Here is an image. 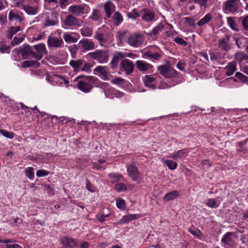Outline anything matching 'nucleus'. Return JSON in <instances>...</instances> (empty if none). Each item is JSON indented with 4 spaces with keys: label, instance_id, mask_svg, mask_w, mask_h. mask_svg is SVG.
Wrapping results in <instances>:
<instances>
[{
    "label": "nucleus",
    "instance_id": "052dcab7",
    "mask_svg": "<svg viewBox=\"0 0 248 248\" xmlns=\"http://www.w3.org/2000/svg\"><path fill=\"white\" fill-rule=\"evenodd\" d=\"M49 172L44 170H39L36 172V175L38 177H43L48 175Z\"/></svg>",
    "mask_w": 248,
    "mask_h": 248
},
{
    "label": "nucleus",
    "instance_id": "8fccbe9b",
    "mask_svg": "<svg viewBox=\"0 0 248 248\" xmlns=\"http://www.w3.org/2000/svg\"><path fill=\"white\" fill-rule=\"evenodd\" d=\"M164 26L162 23H159L156 27H155L152 31V34L154 35H157L160 31H161L164 29Z\"/></svg>",
    "mask_w": 248,
    "mask_h": 248
},
{
    "label": "nucleus",
    "instance_id": "c03bdc74",
    "mask_svg": "<svg viewBox=\"0 0 248 248\" xmlns=\"http://www.w3.org/2000/svg\"><path fill=\"white\" fill-rule=\"evenodd\" d=\"M47 4L49 9H55L58 7V2L57 0H45Z\"/></svg>",
    "mask_w": 248,
    "mask_h": 248
},
{
    "label": "nucleus",
    "instance_id": "4468645a",
    "mask_svg": "<svg viewBox=\"0 0 248 248\" xmlns=\"http://www.w3.org/2000/svg\"><path fill=\"white\" fill-rule=\"evenodd\" d=\"M79 45L85 51L94 49L95 48V43L92 40L88 39H83L80 40Z\"/></svg>",
    "mask_w": 248,
    "mask_h": 248
},
{
    "label": "nucleus",
    "instance_id": "bb28decb",
    "mask_svg": "<svg viewBox=\"0 0 248 248\" xmlns=\"http://www.w3.org/2000/svg\"><path fill=\"white\" fill-rule=\"evenodd\" d=\"M155 81V78L151 75H146L144 78V83L146 86L152 89H155V85L152 84Z\"/></svg>",
    "mask_w": 248,
    "mask_h": 248
},
{
    "label": "nucleus",
    "instance_id": "412c9836",
    "mask_svg": "<svg viewBox=\"0 0 248 248\" xmlns=\"http://www.w3.org/2000/svg\"><path fill=\"white\" fill-rule=\"evenodd\" d=\"M104 10L106 13L107 17H111L112 13L114 11L115 6L111 1H108L104 4Z\"/></svg>",
    "mask_w": 248,
    "mask_h": 248
},
{
    "label": "nucleus",
    "instance_id": "a18cd8bd",
    "mask_svg": "<svg viewBox=\"0 0 248 248\" xmlns=\"http://www.w3.org/2000/svg\"><path fill=\"white\" fill-rule=\"evenodd\" d=\"M80 33L84 37H90L92 35L93 31L90 28L86 27L81 29Z\"/></svg>",
    "mask_w": 248,
    "mask_h": 248
},
{
    "label": "nucleus",
    "instance_id": "4d7b16f0",
    "mask_svg": "<svg viewBox=\"0 0 248 248\" xmlns=\"http://www.w3.org/2000/svg\"><path fill=\"white\" fill-rule=\"evenodd\" d=\"M125 201L121 198L116 199V205L118 208L124 209L125 207Z\"/></svg>",
    "mask_w": 248,
    "mask_h": 248
},
{
    "label": "nucleus",
    "instance_id": "2f4dec72",
    "mask_svg": "<svg viewBox=\"0 0 248 248\" xmlns=\"http://www.w3.org/2000/svg\"><path fill=\"white\" fill-rule=\"evenodd\" d=\"M39 65L40 64L38 62L32 60L26 61L22 63V67L23 68L33 66L35 67H38Z\"/></svg>",
    "mask_w": 248,
    "mask_h": 248
},
{
    "label": "nucleus",
    "instance_id": "1a4fd4ad",
    "mask_svg": "<svg viewBox=\"0 0 248 248\" xmlns=\"http://www.w3.org/2000/svg\"><path fill=\"white\" fill-rule=\"evenodd\" d=\"M47 43L49 48H61L63 46V41L61 37L52 35L48 36Z\"/></svg>",
    "mask_w": 248,
    "mask_h": 248
},
{
    "label": "nucleus",
    "instance_id": "37998d69",
    "mask_svg": "<svg viewBox=\"0 0 248 248\" xmlns=\"http://www.w3.org/2000/svg\"><path fill=\"white\" fill-rule=\"evenodd\" d=\"M235 77L239 79V80L243 83H248V78L246 76L244 75L242 73L239 72H236L235 74Z\"/></svg>",
    "mask_w": 248,
    "mask_h": 248
},
{
    "label": "nucleus",
    "instance_id": "680f3d73",
    "mask_svg": "<svg viewBox=\"0 0 248 248\" xmlns=\"http://www.w3.org/2000/svg\"><path fill=\"white\" fill-rule=\"evenodd\" d=\"M174 41L177 44L185 46L186 45L187 43L183 39L177 37L174 38Z\"/></svg>",
    "mask_w": 248,
    "mask_h": 248
},
{
    "label": "nucleus",
    "instance_id": "b1692460",
    "mask_svg": "<svg viewBox=\"0 0 248 248\" xmlns=\"http://www.w3.org/2000/svg\"><path fill=\"white\" fill-rule=\"evenodd\" d=\"M140 217L138 214H130L124 216L122 219L119 220V223L124 224L128 223L130 221L137 219Z\"/></svg>",
    "mask_w": 248,
    "mask_h": 248
},
{
    "label": "nucleus",
    "instance_id": "39448f33",
    "mask_svg": "<svg viewBox=\"0 0 248 248\" xmlns=\"http://www.w3.org/2000/svg\"><path fill=\"white\" fill-rule=\"evenodd\" d=\"M89 7L85 4L71 5L68 11L77 16H80L88 12Z\"/></svg>",
    "mask_w": 248,
    "mask_h": 248
},
{
    "label": "nucleus",
    "instance_id": "6e6552de",
    "mask_svg": "<svg viewBox=\"0 0 248 248\" xmlns=\"http://www.w3.org/2000/svg\"><path fill=\"white\" fill-rule=\"evenodd\" d=\"M39 0H31V3L24 4L23 9L29 15H35L38 13Z\"/></svg>",
    "mask_w": 248,
    "mask_h": 248
},
{
    "label": "nucleus",
    "instance_id": "58836bf2",
    "mask_svg": "<svg viewBox=\"0 0 248 248\" xmlns=\"http://www.w3.org/2000/svg\"><path fill=\"white\" fill-rule=\"evenodd\" d=\"M63 39L66 43H74L77 42L78 39L68 33H64L63 35Z\"/></svg>",
    "mask_w": 248,
    "mask_h": 248
},
{
    "label": "nucleus",
    "instance_id": "f704fd0d",
    "mask_svg": "<svg viewBox=\"0 0 248 248\" xmlns=\"http://www.w3.org/2000/svg\"><path fill=\"white\" fill-rule=\"evenodd\" d=\"M95 39L97 40L99 44L101 46L103 45V43L105 41L104 34L99 31V30L96 31L94 36Z\"/></svg>",
    "mask_w": 248,
    "mask_h": 248
},
{
    "label": "nucleus",
    "instance_id": "f3484780",
    "mask_svg": "<svg viewBox=\"0 0 248 248\" xmlns=\"http://www.w3.org/2000/svg\"><path fill=\"white\" fill-rule=\"evenodd\" d=\"M137 68L141 72L147 71L153 68V65L143 61L138 60L136 62Z\"/></svg>",
    "mask_w": 248,
    "mask_h": 248
},
{
    "label": "nucleus",
    "instance_id": "e433bc0d",
    "mask_svg": "<svg viewBox=\"0 0 248 248\" xmlns=\"http://www.w3.org/2000/svg\"><path fill=\"white\" fill-rule=\"evenodd\" d=\"M145 56L153 59L155 60H159L162 57V55L158 52L151 53L150 52H146L144 53Z\"/></svg>",
    "mask_w": 248,
    "mask_h": 248
},
{
    "label": "nucleus",
    "instance_id": "4be33fe9",
    "mask_svg": "<svg viewBox=\"0 0 248 248\" xmlns=\"http://www.w3.org/2000/svg\"><path fill=\"white\" fill-rule=\"evenodd\" d=\"M187 155V151L186 149L180 150L176 152H174L171 154L170 157L173 158L174 160H177L178 159H181L185 157Z\"/></svg>",
    "mask_w": 248,
    "mask_h": 248
},
{
    "label": "nucleus",
    "instance_id": "e2e57ef3",
    "mask_svg": "<svg viewBox=\"0 0 248 248\" xmlns=\"http://www.w3.org/2000/svg\"><path fill=\"white\" fill-rule=\"evenodd\" d=\"M21 30V28L19 26L16 27H11L9 28V31L11 32L13 35L15 34L16 33L20 31Z\"/></svg>",
    "mask_w": 248,
    "mask_h": 248
},
{
    "label": "nucleus",
    "instance_id": "c9c22d12",
    "mask_svg": "<svg viewBox=\"0 0 248 248\" xmlns=\"http://www.w3.org/2000/svg\"><path fill=\"white\" fill-rule=\"evenodd\" d=\"M212 18V15L210 14H206L204 17L202 18L198 22L197 24L199 26H202L209 22Z\"/></svg>",
    "mask_w": 248,
    "mask_h": 248
},
{
    "label": "nucleus",
    "instance_id": "0eeeda50",
    "mask_svg": "<svg viewBox=\"0 0 248 248\" xmlns=\"http://www.w3.org/2000/svg\"><path fill=\"white\" fill-rule=\"evenodd\" d=\"M236 237L234 232H229L225 233L222 237L221 242L222 244L233 248L235 245Z\"/></svg>",
    "mask_w": 248,
    "mask_h": 248
},
{
    "label": "nucleus",
    "instance_id": "20e7f679",
    "mask_svg": "<svg viewBox=\"0 0 248 248\" xmlns=\"http://www.w3.org/2000/svg\"><path fill=\"white\" fill-rule=\"evenodd\" d=\"M144 36L140 33H136L130 35L127 38V43L133 47L140 46L144 40Z\"/></svg>",
    "mask_w": 248,
    "mask_h": 248
},
{
    "label": "nucleus",
    "instance_id": "cd10ccee",
    "mask_svg": "<svg viewBox=\"0 0 248 248\" xmlns=\"http://www.w3.org/2000/svg\"><path fill=\"white\" fill-rule=\"evenodd\" d=\"M210 55V61H211L213 63H218L220 62L222 57L221 53L219 52H210L209 53Z\"/></svg>",
    "mask_w": 248,
    "mask_h": 248
},
{
    "label": "nucleus",
    "instance_id": "f03ea898",
    "mask_svg": "<svg viewBox=\"0 0 248 248\" xmlns=\"http://www.w3.org/2000/svg\"><path fill=\"white\" fill-rule=\"evenodd\" d=\"M127 171L129 176L133 181H136L140 184L142 180V176L138 170L135 164H132L127 166Z\"/></svg>",
    "mask_w": 248,
    "mask_h": 248
},
{
    "label": "nucleus",
    "instance_id": "79ce46f5",
    "mask_svg": "<svg viewBox=\"0 0 248 248\" xmlns=\"http://www.w3.org/2000/svg\"><path fill=\"white\" fill-rule=\"evenodd\" d=\"M108 177L111 179L112 182L115 183L119 181L123 177V176L119 173H112L109 174Z\"/></svg>",
    "mask_w": 248,
    "mask_h": 248
},
{
    "label": "nucleus",
    "instance_id": "c756f323",
    "mask_svg": "<svg viewBox=\"0 0 248 248\" xmlns=\"http://www.w3.org/2000/svg\"><path fill=\"white\" fill-rule=\"evenodd\" d=\"M112 20L114 25L115 26H118L123 21V18L122 15L119 12H116L113 15Z\"/></svg>",
    "mask_w": 248,
    "mask_h": 248
},
{
    "label": "nucleus",
    "instance_id": "393cba45",
    "mask_svg": "<svg viewBox=\"0 0 248 248\" xmlns=\"http://www.w3.org/2000/svg\"><path fill=\"white\" fill-rule=\"evenodd\" d=\"M158 70L160 72V74L166 78L170 77L169 72L170 70V66L167 65H160L158 67Z\"/></svg>",
    "mask_w": 248,
    "mask_h": 248
},
{
    "label": "nucleus",
    "instance_id": "0e129e2a",
    "mask_svg": "<svg viewBox=\"0 0 248 248\" xmlns=\"http://www.w3.org/2000/svg\"><path fill=\"white\" fill-rule=\"evenodd\" d=\"M86 188L91 192L95 191L94 186L91 184L90 181L87 180L86 181Z\"/></svg>",
    "mask_w": 248,
    "mask_h": 248
},
{
    "label": "nucleus",
    "instance_id": "9b49d317",
    "mask_svg": "<svg viewBox=\"0 0 248 248\" xmlns=\"http://www.w3.org/2000/svg\"><path fill=\"white\" fill-rule=\"evenodd\" d=\"M58 13L52 11V13L47 16L46 19L43 26L44 27L55 26L58 24Z\"/></svg>",
    "mask_w": 248,
    "mask_h": 248
},
{
    "label": "nucleus",
    "instance_id": "423d86ee",
    "mask_svg": "<svg viewBox=\"0 0 248 248\" xmlns=\"http://www.w3.org/2000/svg\"><path fill=\"white\" fill-rule=\"evenodd\" d=\"M83 21L80 20L73 15L67 16L63 21L65 26L79 27L81 26Z\"/></svg>",
    "mask_w": 248,
    "mask_h": 248
},
{
    "label": "nucleus",
    "instance_id": "de8ad7c7",
    "mask_svg": "<svg viewBox=\"0 0 248 248\" xmlns=\"http://www.w3.org/2000/svg\"><path fill=\"white\" fill-rule=\"evenodd\" d=\"M0 133L4 137L12 139L14 137L15 134L12 132H9L6 130L0 129Z\"/></svg>",
    "mask_w": 248,
    "mask_h": 248
},
{
    "label": "nucleus",
    "instance_id": "c85d7f7f",
    "mask_svg": "<svg viewBox=\"0 0 248 248\" xmlns=\"http://www.w3.org/2000/svg\"><path fill=\"white\" fill-rule=\"evenodd\" d=\"M226 74L229 76L233 75L234 72L236 70V63L232 62L228 63V65L225 67Z\"/></svg>",
    "mask_w": 248,
    "mask_h": 248
},
{
    "label": "nucleus",
    "instance_id": "5fc2aeb1",
    "mask_svg": "<svg viewBox=\"0 0 248 248\" xmlns=\"http://www.w3.org/2000/svg\"><path fill=\"white\" fill-rule=\"evenodd\" d=\"M188 231L193 235L197 237H200L202 235L201 232L196 228H189Z\"/></svg>",
    "mask_w": 248,
    "mask_h": 248
},
{
    "label": "nucleus",
    "instance_id": "473e14b6",
    "mask_svg": "<svg viewBox=\"0 0 248 248\" xmlns=\"http://www.w3.org/2000/svg\"><path fill=\"white\" fill-rule=\"evenodd\" d=\"M83 61L82 60H78L76 61L71 60L69 62V65L73 67L74 70H77L83 64Z\"/></svg>",
    "mask_w": 248,
    "mask_h": 248
},
{
    "label": "nucleus",
    "instance_id": "72a5a7b5",
    "mask_svg": "<svg viewBox=\"0 0 248 248\" xmlns=\"http://www.w3.org/2000/svg\"><path fill=\"white\" fill-rule=\"evenodd\" d=\"M177 196H178V192L176 191H173L166 194L164 197V200L168 202L175 199Z\"/></svg>",
    "mask_w": 248,
    "mask_h": 248
},
{
    "label": "nucleus",
    "instance_id": "69168bd1",
    "mask_svg": "<svg viewBox=\"0 0 248 248\" xmlns=\"http://www.w3.org/2000/svg\"><path fill=\"white\" fill-rule=\"evenodd\" d=\"M242 25L245 30L248 31V16H245L242 20Z\"/></svg>",
    "mask_w": 248,
    "mask_h": 248
},
{
    "label": "nucleus",
    "instance_id": "13d9d810",
    "mask_svg": "<svg viewBox=\"0 0 248 248\" xmlns=\"http://www.w3.org/2000/svg\"><path fill=\"white\" fill-rule=\"evenodd\" d=\"M127 16L130 18L135 19L138 17L140 16V14L138 11L133 10L132 12L128 13Z\"/></svg>",
    "mask_w": 248,
    "mask_h": 248
},
{
    "label": "nucleus",
    "instance_id": "6ab92c4d",
    "mask_svg": "<svg viewBox=\"0 0 248 248\" xmlns=\"http://www.w3.org/2000/svg\"><path fill=\"white\" fill-rule=\"evenodd\" d=\"M125 57L126 55L124 54L122 52H118L115 53L110 62L111 67L113 69L116 68L119 60Z\"/></svg>",
    "mask_w": 248,
    "mask_h": 248
},
{
    "label": "nucleus",
    "instance_id": "a878e982",
    "mask_svg": "<svg viewBox=\"0 0 248 248\" xmlns=\"http://www.w3.org/2000/svg\"><path fill=\"white\" fill-rule=\"evenodd\" d=\"M8 18L11 21L16 20L19 23L23 20V17L13 10H11L9 12Z\"/></svg>",
    "mask_w": 248,
    "mask_h": 248
},
{
    "label": "nucleus",
    "instance_id": "aec40b11",
    "mask_svg": "<svg viewBox=\"0 0 248 248\" xmlns=\"http://www.w3.org/2000/svg\"><path fill=\"white\" fill-rule=\"evenodd\" d=\"M22 56L24 59L30 57L34 58V51L28 45L22 46Z\"/></svg>",
    "mask_w": 248,
    "mask_h": 248
},
{
    "label": "nucleus",
    "instance_id": "dca6fc26",
    "mask_svg": "<svg viewBox=\"0 0 248 248\" xmlns=\"http://www.w3.org/2000/svg\"><path fill=\"white\" fill-rule=\"evenodd\" d=\"M155 15L154 12L148 9H144L142 10L141 18L147 22H151L155 18Z\"/></svg>",
    "mask_w": 248,
    "mask_h": 248
},
{
    "label": "nucleus",
    "instance_id": "f257e3e1",
    "mask_svg": "<svg viewBox=\"0 0 248 248\" xmlns=\"http://www.w3.org/2000/svg\"><path fill=\"white\" fill-rule=\"evenodd\" d=\"M92 59L96 60L99 63H107L108 61L109 52L107 50L97 49L88 54Z\"/></svg>",
    "mask_w": 248,
    "mask_h": 248
},
{
    "label": "nucleus",
    "instance_id": "6e6d98bb",
    "mask_svg": "<svg viewBox=\"0 0 248 248\" xmlns=\"http://www.w3.org/2000/svg\"><path fill=\"white\" fill-rule=\"evenodd\" d=\"M78 49V48L76 45H72L69 47V50L73 58H75L76 57V51Z\"/></svg>",
    "mask_w": 248,
    "mask_h": 248
},
{
    "label": "nucleus",
    "instance_id": "7ed1b4c3",
    "mask_svg": "<svg viewBox=\"0 0 248 248\" xmlns=\"http://www.w3.org/2000/svg\"><path fill=\"white\" fill-rule=\"evenodd\" d=\"M224 5L226 13H234L240 7L241 2L239 0H227L224 2Z\"/></svg>",
    "mask_w": 248,
    "mask_h": 248
},
{
    "label": "nucleus",
    "instance_id": "a19ab883",
    "mask_svg": "<svg viewBox=\"0 0 248 248\" xmlns=\"http://www.w3.org/2000/svg\"><path fill=\"white\" fill-rule=\"evenodd\" d=\"M164 163L171 170H175L177 167V164L171 160H166Z\"/></svg>",
    "mask_w": 248,
    "mask_h": 248
},
{
    "label": "nucleus",
    "instance_id": "2eb2a0df",
    "mask_svg": "<svg viewBox=\"0 0 248 248\" xmlns=\"http://www.w3.org/2000/svg\"><path fill=\"white\" fill-rule=\"evenodd\" d=\"M77 87L83 92L88 93L93 87L89 81H79L77 83Z\"/></svg>",
    "mask_w": 248,
    "mask_h": 248
},
{
    "label": "nucleus",
    "instance_id": "ddd939ff",
    "mask_svg": "<svg viewBox=\"0 0 248 248\" xmlns=\"http://www.w3.org/2000/svg\"><path fill=\"white\" fill-rule=\"evenodd\" d=\"M230 39V35H226L224 37L220 38L218 41V46L222 50L228 51L232 48L229 44Z\"/></svg>",
    "mask_w": 248,
    "mask_h": 248
},
{
    "label": "nucleus",
    "instance_id": "4c0bfd02",
    "mask_svg": "<svg viewBox=\"0 0 248 248\" xmlns=\"http://www.w3.org/2000/svg\"><path fill=\"white\" fill-rule=\"evenodd\" d=\"M0 51L3 53L10 52V46L7 45L6 42L3 40L0 41Z\"/></svg>",
    "mask_w": 248,
    "mask_h": 248
},
{
    "label": "nucleus",
    "instance_id": "a211bd4d",
    "mask_svg": "<svg viewBox=\"0 0 248 248\" xmlns=\"http://www.w3.org/2000/svg\"><path fill=\"white\" fill-rule=\"evenodd\" d=\"M61 241L63 245L70 248H73L78 246V243L75 239L67 236L62 237Z\"/></svg>",
    "mask_w": 248,
    "mask_h": 248
},
{
    "label": "nucleus",
    "instance_id": "09e8293b",
    "mask_svg": "<svg viewBox=\"0 0 248 248\" xmlns=\"http://www.w3.org/2000/svg\"><path fill=\"white\" fill-rule=\"evenodd\" d=\"M24 39V37L23 35H22L20 37H17L16 36L15 37L13 40L11 42V45L12 46H15L20 44Z\"/></svg>",
    "mask_w": 248,
    "mask_h": 248
},
{
    "label": "nucleus",
    "instance_id": "7c9ffc66",
    "mask_svg": "<svg viewBox=\"0 0 248 248\" xmlns=\"http://www.w3.org/2000/svg\"><path fill=\"white\" fill-rule=\"evenodd\" d=\"M89 18L95 21H99L101 20L102 17L100 12L99 10L93 9V13Z\"/></svg>",
    "mask_w": 248,
    "mask_h": 248
},
{
    "label": "nucleus",
    "instance_id": "864d4df0",
    "mask_svg": "<svg viewBox=\"0 0 248 248\" xmlns=\"http://www.w3.org/2000/svg\"><path fill=\"white\" fill-rule=\"evenodd\" d=\"M25 174L27 177L30 179H32L34 177L33 169L31 167H29L25 170Z\"/></svg>",
    "mask_w": 248,
    "mask_h": 248
},
{
    "label": "nucleus",
    "instance_id": "ea45409f",
    "mask_svg": "<svg viewBox=\"0 0 248 248\" xmlns=\"http://www.w3.org/2000/svg\"><path fill=\"white\" fill-rule=\"evenodd\" d=\"M234 58L236 61L241 62L243 60H248V55L241 52H238L235 54Z\"/></svg>",
    "mask_w": 248,
    "mask_h": 248
},
{
    "label": "nucleus",
    "instance_id": "bf43d9fd",
    "mask_svg": "<svg viewBox=\"0 0 248 248\" xmlns=\"http://www.w3.org/2000/svg\"><path fill=\"white\" fill-rule=\"evenodd\" d=\"M124 80L120 77H117L111 80V83L121 86L124 83Z\"/></svg>",
    "mask_w": 248,
    "mask_h": 248
},
{
    "label": "nucleus",
    "instance_id": "774afa93",
    "mask_svg": "<svg viewBox=\"0 0 248 248\" xmlns=\"http://www.w3.org/2000/svg\"><path fill=\"white\" fill-rule=\"evenodd\" d=\"M6 247V248H22L21 246L17 244H7Z\"/></svg>",
    "mask_w": 248,
    "mask_h": 248
},
{
    "label": "nucleus",
    "instance_id": "603ef678",
    "mask_svg": "<svg viewBox=\"0 0 248 248\" xmlns=\"http://www.w3.org/2000/svg\"><path fill=\"white\" fill-rule=\"evenodd\" d=\"M114 188L117 191L120 192L126 190L127 186L124 183H119L115 185Z\"/></svg>",
    "mask_w": 248,
    "mask_h": 248
},
{
    "label": "nucleus",
    "instance_id": "9d476101",
    "mask_svg": "<svg viewBox=\"0 0 248 248\" xmlns=\"http://www.w3.org/2000/svg\"><path fill=\"white\" fill-rule=\"evenodd\" d=\"M121 70L124 71L126 75H129L133 73L134 69V64L129 59L122 60L120 64Z\"/></svg>",
    "mask_w": 248,
    "mask_h": 248
},
{
    "label": "nucleus",
    "instance_id": "49530a36",
    "mask_svg": "<svg viewBox=\"0 0 248 248\" xmlns=\"http://www.w3.org/2000/svg\"><path fill=\"white\" fill-rule=\"evenodd\" d=\"M227 21L229 25L234 31H238L237 25L234 20V18L232 17L227 18Z\"/></svg>",
    "mask_w": 248,
    "mask_h": 248
},
{
    "label": "nucleus",
    "instance_id": "5701e85b",
    "mask_svg": "<svg viewBox=\"0 0 248 248\" xmlns=\"http://www.w3.org/2000/svg\"><path fill=\"white\" fill-rule=\"evenodd\" d=\"M94 71L101 74L104 79L108 80L109 79L110 75L106 67L98 66L95 68Z\"/></svg>",
    "mask_w": 248,
    "mask_h": 248
},
{
    "label": "nucleus",
    "instance_id": "338daca9",
    "mask_svg": "<svg viewBox=\"0 0 248 248\" xmlns=\"http://www.w3.org/2000/svg\"><path fill=\"white\" fill-rule=\"evenodd\" d=\"M127 32H128V31H127V30L119 31L117 33L119 39L120 40H122Z\"/></svg>",
    "mask_w": 248,
    "mask_h": 248
},
{
    "label": "nucleus",
    "instance_id": "f8f14e48",
    "mask_svg": "<svg viewBox=\"0 0 248 248\" xmlns=\"http://www.w3.org/2000/svg\"><path fill=\"white\" fill-rule=\"evenodd\" d=\"M34 49L37 52L35 53L34 52V58L37 60H40L44 55L47 54L46 46L44 44H40L33 46Z\"/></svg>",
    "mask_w": 248,
    "mask_h": 248
},
{
    "label": "nucleus",
    "instance_id": "3c124183",
    "mask_svg": "<svg viewBox=\"0 0 248 248\" xmlns=\"http://www.w3.org/2000/svg\"><path fill=\"white\" fill-rule=\"evenodd\" d=\"M206 205L211 208H217L218 204L217 202V200L215 199H210L208 200Z\"/></svg>",
    "mask_w": 248,
    "mask_h": 248
}]
</instances>
